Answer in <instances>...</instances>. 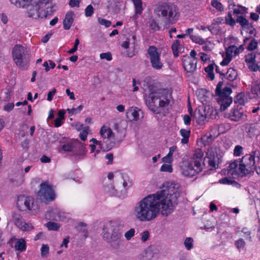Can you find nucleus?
Listing matches in <instances>:
<instances>
[{
  "label": "nucleus",
  "mask_w": 260,
  "mask_h": 260,
  "mask_svg": "<svg viewBox=\"0 0 260 260\" xmlns=\"http://www.w3.org/2000/svg\"><path fill=\"white\" fill-rule=\"evenodd\" d=\"M163 187L162 189L136 203L132 211L136 220L148 222L156 218L160 212L166 216L173 212L181 192V186L178 183L167 181L164 183Z\"/></svg>",
  "instance_id": "obj_1"
},
{
  "label": "nucleus",
  "mask_w": 260,
  "mask_h": 260,
  "mask_svg": "<svg viewBox=\"0 0 260 260\" xmlns=\"http://www.w3.org/2000/svg\"><path fill=\"white\" fill-rule=\"evenodd\" d=\"M9 1L16 8L25 9L27 16L35 19L45 18L55 11L52 0Z\"/></svg>",
  "instance_id": "obj_2"
},
{
  "label": "nucleus",
  "mask_w": 260,
  "mask_h": 260,
  "mask_svg": "<svg viewBox=\"0 0 260 260\" xmlns=\"http://www.w3.org/2000/svg\"><path fill=\"white\" fill-rule=\"evenodd\" d=\"M145 102L149 109L156 114L162 112L169 104L168 94L161 89H158L153 85L144 88Z\"/></svg>",
  "instance_id": "obj_3"
},
{
  "label": "nucleus",
  "mask_w": 260,
  "mask_h": 260,
  "mask_svg": "<svg viewBox=\"0 0 260 260\" xmlns=\"http://www.w3.org/2000/svg\"><path fill=\"white\" fill-rule=\"evenodd\" d=\"M12 57L16 65L20 69L26 70L29 63V56L26 49L20 45H16L12 51Z\"/></svg>",
  "instance_id": "obj_4"
},
{
  "label": "nucleus",
  "mask_w": 260,
  "mask_h": 260,
  "mask_svg": "<svg viewBox=\"0 0 260 260\" xmlns=\"http://www.w3.org/2000/svg\"><path fill=\"white\" fill-rule=\"evenodd\" d=\"M179 170L181 175L186 178H192L203 171L197 164H193L188 159H182L179 165Z\"/></svg>",
  "instance_id": "obj_5"
},
{
  "label": "nucleus",
  "mask_w": 260,
  "mask_h": 260,
  "mask_svg": "<svg viewBox=\"0 0 260 260\" xmlns=\"http://www.w3.org/2000/svg\"><path fill=\"white\" fill-rule=\"evenodd\" d=\"M17 206L20 210H28L29 213L34 214L37 213L39 208L33 198L24 195L18 197Z\"/></svg>",
  "instance_id": "obj_6"
},
{
  "label": "nucleus",
  "mask_w": 260,
  "mask_h": 260,
  "mask_svg": "<svg viewBox=\"0 0 260 260\" xmlns=\"http://www.w3.org/2000/svg\"><path fill=\"white\" fill-rule=\"evenodd\" d=\"M148 57L153 69L160 70L164 67V63L161 59V51L154 46H150L147 50Z\"/></svg>",
  "instance_id": "obj_7"
},
{
  "label": "nucleus",
  "mask_w": 260,
  "mask_h": 260,
  "mask_svg": "<svg viewBox=\"0 0 260 260\" xmlns=\"http://www.w3.org/2000/svg\"><path fill=\"white\" fill-rule=\"evenodd\" d=\"M160 11L168 23L174 24L177 21L178 9L175 5L171 3L165 4L161 6Z\"/></svg>",
  "instance_id": "obj_8"
},
{
  "label": "nucleus",
  "mask_w": 260,
  "mask_h": 260,
  "mask_svg": "<svg viewBox=\"0 0 260 260\" xmlns=\"http://www.w3.org/2000/svg\"><path fill=\"white\" fill-rule=\"evenodd\" d=\"M244 50L242 45L238 47L235 45H231L225 50V52L222 54L223 60L220 63L222 66H227L232 60L233 57L238 55Z\"/></svg>",
  "instance_id": "obj_9"
},
{
  "label": "nucleus",
  "mask_w": 260,
  "mask_h": 260,
  "mask_svg": "<svg viewBox=\"0 0 260 260\" xmlns=\"http://www.w3.org/2000/svg\"><path fill=\"white\" fill-rule=\"evenodd\" d=\"M121 47L126 50L125 55L128 57L134 56L138 52V44L136 36L134 35L132 38H127L121 44Z\"/></svg>",
  "instance_id": "obj_10"
},
{
  "label": "nucleus",
  "mask_w": 260,
  "mask_h": 260,
  "mask_svg": "<svg viewBox=\"0 0 260 260\" xmlns=\"http://www.w3.org/2000/svg\"><path fill=\"white\" fill-rule=\"evenodd\" d=\"M103 238L108 242H119L122 236V232L118 228L105 226L103 231Z\"/></svg>",
  "instance_id": "obj_11"
},
{
  "label": "nucleus",
  "mask_w": 260,
  "mask_h": 260,
  "mask_svg": "<svg viewBox=\"0 0 260 260\" xmlns=\"http://www.w3.org/2000/svg\"><path fill=\"white\" fill-rule=\"evenodd\" d=\"M226 171V173L225 172L224 174L229 176H232L233 178L248 174L239 159L230 163Z\"/></svg>",
  "instance_id": "obj_12"
},
{
  "label": "nucleus",
  "mask_w": 260,
  "mask_h": 260,
  "mask_svg": "<svg viewBox=\"0 0 260 260\" xmlns=\"http://www.w3.org/2000/svg\"><path fill=\"white\" fill-rule=\"evenodd\" d=\"M38 196L41 199H45L48 201H53L55 198L54 190L52 186L46 182L40 184Z\"/></svg>",
  "instance_id": "obj_13"
},
{
  "label": "nucleus",
  "mask_w": 260,
  "mask_h": 260,
  "mask_svg": "<svg viewBox=\"0 0 260 260\" xmlns=\"http://www.w3.org/2000/svg\"><path fill=\"white\" fill-rule=\"evenodd\" d=\"M218 159L216 149L211 147L207 150L203 162L205 163V166L207 165L209 169L213 170L217 168Z\"/></svg>",
  "instance_id": "obj_14"
},
{
  "label": "nucleus",
  "mask_w": 260,
  "mask_h": 260,
  "mask_svg": "<svg viewBox=\"0 0 260 260\" xmlns=\"http://www.w3.org/2000/svg\"><path fill=\"white\" fill-rule=\"evenodd\" d=\"M257 154H258V152L253 151L250 153L244 155L241 159H239L248 174L254 169L255 162V157Z\"/></svg>",
  "instance_id": "obj_15"
},
{
  "label": "nucleus",
  "mask_w": 260,
  "mask_h": 260,
  "mask_svg": "<svg viewBox=\"0 0 260 260\" xmlns=\"http://www.w3.org/2000/svg\"><path fill=\"white\" fill-rule=\"evenodd\" d=\"M228 117L231 120L237 122H244L247 119V115L238 109H232L228 114Z\"/></svg>",
  "instance_id": "obj_16"
},
{
  "label": "nucleus",
  "mask_w": 260,
  "mask_h": 260,
  "mask_svg": "<svg viewBox=\"0 0 260 260\" xmlns=\"http://www.w3.org/2000/svg\"><path fill=\"white\" fill-rule=\"evenodd\" d=\"M101 138L105 142L114 139L115 134L110 127L107 124H104L100 130Z\"/></svg>",
  "instance_id": "obj_17"
},
{
  "label": "nucleus",
  "mask_w": 260,
  "mask_h": 260,
  "mask_svg": "<svg viewBox=\"0 0 260 260\" xmlns=\"http://www.w3.org/2000/svg\"><path fill=\"white\" fill-rule=\"evenodd\" d=\"M204 153L201 149H196L193 152L192 156L188 159L191 161L193 164L198 165L199 167L203 170L205 166L204 162Z\"/></svg>",
  "instance_id": "obj_18"
},
{
  "label": "nucleus",
  "mask_w": 260,
  "mask_h": 260,
  "mask_svg": "<svg viewBox=\"0 0 260 260\" xmlns=\"http://www.w3.org/2000/svg\"><path fill=\"white\" fill-rule=\"evenodd\" d=\"M13 218L15 224L22 231H29L34 228L31 223L23 222L19 215L14 214Z\"/></svg>",
  "instance_id": "obj_19"
},
{
  "label": "nucleus",
  "mask_w": 260,
  "mask_h": 260,
  "mask_svg": "<svg viewBox=\"0 0 260 260\" xmlns=\"http://www.w3.org/2000/svg\"><path fill=\"white\" fill-rule=\"evenodd\" d=\"M90 142L92 144L89 145L91 148L90 154L94 158H98L99 154L102 152V145L101 141H98L94 138H92L90 140Z\"/></svg>",
  "instance_id": "obj_20"
},
{
  "label": "nucleus",
  "mask_w": 260,
  "mask_h": 260,
  "mask_svg": "<svg viewBox=\"0 0 260 260\" xmlns=\"http://www.w3.org/2000/svg\"><path fill=\"white\" fill-rule=\"evenodd\" d=\"M197 62V60L189 56L184 57L183 59L184 69L188 73H193L196 70Z\"/></svg>",
  "instance_id": "obj_21"
},
{
  "label": "nucleus",
  "mask_w": 260,
  "mask_h": 260,
  "mask_svg": "<svg viewBox=\"0 0 260 260\" xmlns=\"http://www.w3.org/2000/svg\"><path fill=\"white\" fill-rule=\"evenodd\" d=\"M255 54L251 53L245 56V61L249 69L251 71H256L258 70V66L255 63Z\"/></svg>",
  "instance_id": "obj_22"
},
{
  "label": "nucleus",
  "mask_w": 260,
  "mask_h": 260,
  "mask_svg": "<svg viewBox=\"0 0 260 260\" xmlns=\"http://www.w3.org/2000/svg\"><path fill=\"white\" fill-rule=\"evenodd\" d=\"M222 83L220 82L218 83L216 88V94L219 96V98H230L229 95L232 92V89L229 87H225L221 89Z\"/></svg>",
  "instance_id": "obj_23"
},
{
  "label": "nucleus",
  "mask_w": 260,
  "mask_h": 260,
  "mask_svg": "<svg viewBox=\"0 0 260 260\" xmlns=\"http://www.w3.org/2000/svg\"><path fill=\"white\" fill-rule=\"evenodd\" d=\"M141 115H143L142 111L136 107H130L126 112L127 117L134 121H138Z\"/></svg>",
  "instance_id": "obj_24"
},
{
  "label": "nucleus",
  "mask_w": 260,
  "mask_h": 260,
  "mask_svg": "<svg viewBox=\"0 0 260 260\" xmlns=\"http://www.w3.org/2000/svg\"><path fill=\"white\" fill-rule=\"evenodd\" d=\"M105 190L108 194L111 196H115L119 198H121L123 196L122 190L118 191V189H115V186L111 183L105 187Z\"/></svg>",
  "instance_id": "obj_25"
},
{
  "label": "nucleus",
  "mask_w": 260,
  "mask_h": 260,
  "mask_svg": "<svg viewBox=\"0 0 260 260\" xmlns=\"http://www.w3.org/2000/svg\"><path fill=\"white\" fill-rule=\"evenodd\" d=\"M218 102L220 105V110L224 111L231 105L233 100L231 98H218Z\"/></svg>",
  "instance_id": "obj_26"
},
{
  "label": "nucleus",
  "mask_w": 260,
  "mask_h": 260,
  "mask_svg": "<svg viewBox=\"0 0 260 260\" xmlns=\"http://www.w3.org/2000/svg\"><path fill=\"white\" fill-rule=\"evenodd\" d=\"M73 22V13L72 12L68 13L63 20V28L66 30H68L71 27Z\"/></svg>",
  "instance_id": "obj_27"
},
{
  "label": "nucleus",
  "mask_w": 260,
  "mask_h": 260,
  "mask_svg": "<svg viewBox=\"0 0 260 260\" xmlns=\"http://www.w3.org/2000/svg\"><path fill=\"white\" fill-rule=\"evenodd\" d=\"M15 249L20 252H24L26 249V244L25 240L23 238L17 239L15 243Z\"/></svg>",
  "instance_id": "obj_28"
},
{
  "label": "nucleus",
  "mask_w": 260,
  "mask_h": 260,
  "mask_svg": "<svg viewBox=\"0 0 260 260\" xmlns=\"http://www.w3.org/2000/svg\"><path fill=\"white\" fill-rule=\"evenodd\" d=\"M172 49L173 54L175 56L177 57L179 54L181 53L183 50L182 47L180 44L179 40H175L172 45Z\"/></svg>",
  "instance_id": "obj_29"
},
{
  "label": "nucleus",
  "mask_w": 260,
  "mask_h": 260,
  "mask_svg": "<svg viewBox=\"0 0 260 260\" xmlns=\"http://www.w3.org/2000/svg\"><path fill=\"white\" fill-rule=\"evenodd\" d=\"M122 180V187L125 191L127 190L132 185V181L130 177L126 174L121 175Z\"/></svg>",
  "instance_id": "obj_30"
},
{
  "label": "nucleus",
  "mask_w": 260,
  "mask_h": 260,
  "mask_svg": "<svg viewBox=\"0 0 260 260\" xmlns=\"http://www.w3.org/2000/svg\"><path fill=\"white\" fill-rule=\"evenodd\" d=\"M180 134L182 137L181 143L183 144H187L188 142L189 138L190 135V131L182 128L180 130Z\"/></svg>",
  "instance_id": "obj_31"
},
{
  "label": "nucleus",
  "mask_w": 260,
  "mask_h": 260,
  "mask_svg": "<svg viewBox=\"0 0 260 260\" xmlns=\"http://www.w3.org/2000/svg\"><path fill=\"white\" fill-rule=\"evenodd\" d=\"M204 43L202 44V49L205 51H211L214 46L213 42L210 40V38H208L204 40Z\"/></svg>",
  "instance_id": "obj_32"
},
{
  "label": "nucleus",
  "mask_w": 260,
  "mask_h": 260,
  "mask_svg": "<svg viewBox=\"0 0 260 260\" xmlns=\"http://www.w3.org/2000/svg\"><path fill=\"white\" fill-rule=\"evenodd\" d=\"M207 116L200 110L196 113V118L198 124L202 125L206 122Z\"/></svg>",
  "instance_id": "obj_33"
},
{
  "label": "nucleus",
  "mask_w": 260,
  "mask_h": 260,
  "mask_svg": "<svg viewBox=\"0 0 260 260\" xmlns=\"http://www.w3.org/2000/svg\"><path fill=\"white\" fill-rule=\"evenodd\" d=\"M74 147L73 143L72 140H69L63 144L60 148H59V151H71Z\"/></svg>",
  "instance_id": "obj_34"
},
{
  "label": "nucleus",
  "mask_w": 260,
  "mask_h": 260,
  "mask_svg": "<svg viewBox=\"0 0 260 260\" xmlns=\"http://www.w3.org/2000/svg\"><path fill=\"white\" fill-rule=\"evenodd\" d=\"M136 14H141L143 11L142 0H132Z\"/></svg>",
  "instance_id": "obj_35"
},
{
  "label": "nucleus",
  "mask_w": 260,
  "mask_h": 260,
  "mask_svg": "<svg viewBox=\"0 0 260 260\" xmlns=\"http://www.w3.org/2000/svg\"><path fill=\"white\" fill-rule=\"evenodd\" d=\"M237 72L236 70L230 68L226 72V76L227 79L230 81H234L237 77Z\"/></svg>",
  "instance_id": "obj_36"
},
{
  "label": "nucleus",
  "mask_w": 260,
  "mask_h": 260,
  "mask_svg": "<svg viewBox=\"0 0 260 260\" xmlns=\"http://www.w3.org/2000/svg\"><path fill=\"white\" fill-rule=\"evenodd\" d=\"M251 93L257 96H260V83L254 82L251 84Z\"/></svg>",
  "instance_id": "obj_37"
},
{
  "label": "nucleus",
  "mask_w": 260,
  "mask_h": 260,
  "mask_svg": "<svg viewBox=\"0 0 260 260\" xmlns=\"http://www.w3.org/2000/svg\"><path fill=\"white\" fill-rule=\"evenodd\" d=\"M225 23L231 26H234L236 24V20L233 18L231 12H229L227 15L225 17Z\"/></svg>",
  "instance_id": "obj_38"
},
{
  "label": "nucleus",
  "mask_w": 260,
  "mask_h": 260,
  "mask_svg": "<svg viewBox=\"0 0 260 260\" xmlns=\"http://www.w3.org/2000/svg\"><path fill=\"white\" fill-rule=\"evenodd\" d=\"M211 5L218 11L222 12L224 10L223 6L218 0H212L211 2Z\"/></svg>",
  "instance_id": "obj_39"
},
{
  "label": "nucleus",
  "mask_w": 260,
  "mask_h": 260,
  "mask_svg": "<svg viewBox=\"0 0 260 260\" xmlns=\"http://www.w3.org/2000/svg\"><path fill=\"white\" fill-rule=\"evenodd\" d=\"M160 171L171 173L173 171V168L172 164H164L160 168Z\"/></svg>",
  "instance_id": "obj_40"
},
{
  "label": "nucleus",
  "mask_w": 260,
  "mask_h": 260,
  "mask_svg": "<svg viewBox=\"0 0 260 260\" xmlns=\"http://www.w3.org/2000/svg\"><path fill=\"white\" fill-rule=\"evenodd\" d=\"M214 66L212 64L209 65L205 68V72L207 73V77L211 80L214 78V75L213 73Z\"/></svg>",
  "instance_id": "obj_41"
},
{
  "label": "nucleus",
  "mask_w": 260,
  "mask_h": 260,
  "mask_svg": "<svg viewBox=\"0 0 260 260\" xmlns=\"http://www.w3.org/2000/svg\"><path fill=\"white\" fill-rule=\"evenodd\" d=\"M190 39L193 42L201 45L205 42V39L199 35H191Z\"/></svg>",
  "instance_id": "obj_42"
},
{
  "label": "nucleus",
  "mask_w": 260,
  "mask_h": 260,
  "mask_svg": "<svg viewBox=\"0 0 260 260\" xmlns=\"http://www.w3.org/2000/svg\"><path fill=\"white\" fill-rule=\"evenodd\" d=\"M244 148L240 145H236L233 150V155L234 156L239 157L243 154Z\"/></svg>",
  "instance_id": "obj_43"
},
{
  "label": "nucleus",
  "mask_w": 260,
  "mask_h": 260,
  "mask_svg": "<svg viewBox=\"0 0 260 260\" xmlns=\"http://www.w3.org/2000/svg\"><path fill=\"white\" fill-rule=\"evenodd\" d=\"M43 66L45 68V72H48L51 69H53L55 67V63L51 60L44 62Z\"/></svg>",
  "instance_id": "obj_44"
},
{
  "label": "nucleus",
  "mask_w": 260,
  "mask_h": 260,
  "mask_svg": "<svg viewBox=\"0 0 260 260\" xmlns=\"http://www.w3.org/2000/svg\"><path fill=\"white\" fill-rule=\"evenodd\" d=\"M219 183L222 184L232 185L236 183V181L231 177H225L220 179Z\"/></svg>",
  "instance_id": "obj_45"
},
{
  "label": "nucleus",
  "mask_w": 260,
  "mask_h": 260,
  "mask_svg": "<svg viewBox=\"0 0 260 260\" xmlns=\"http://www.w3.org/2000/svg\"><path fill=\"white\" fill-rule=\"evenodd\" d=\"M236 22L240 24L242 27H246L249 25L248 21L243 16H238L236 19Z\"/></svg>",
  "instance_id": "obj_46"
},
{
  "label": "nucleus",
  "mask_w": 260,
  "mask_h": 260,
  "mask_svg": "<svg viewBox=\"0 0 260 260\" xmlns=\"http://www.w3.org/2000/svg\"><path fill=\"white\" fill-rule=\"evenodd\" d=\"M49 252V247L47 244H43L41 248V255L43 258L46 257Z\"/></svg>",
  "instance_id": "obj_47"
},
{
  "label": "nucleus",
  "mask_w": 260,
  "mask_h": 260,
  "mask_svg": "<svg viewBox=\"0 0 260 260\" xmlns=\"http://www.w3.org/2000/svg\"><path fill=\"white\" fill-rule=\"evenodd\" d=\"M193 240L192 238H186L184 242V246L186 249L188 250H190L193 248Z\"/></svg>",
  "instance_id": "obj_48"
},
{
  "label": "nucleus",
  "mask_w": 260,
  "mask_h": 260,
  "mask_svg": "<svg viewBox=\"0 0 260 260\" xmlns=\"http://www.w3.org/2000/svg\"><path fill=\"white\" fill-rule=\"evenodd\" d=\"M247 12V9L243 6L238 5L234 9L233 13L235 14H243Z\"/></svg>",
  "instance_id": "obj_49"
},
{
  "label": "nucleus",
  "mask_w": 260,
  "mask_h": 260,
  "mask_svg": "<svg viewBox=\"0 0 260 260\" xmlns=\"http://www.w3.org/2000/svg\"><path fill=\"white\" fill-rule=\"evenodd\" d=\"M89 131V127L88 126H85L84 127L82 131L79 134V137L81 140L84 141L86 140Z\"/></svg>",
  "instance_id": "obj_50"
},
{
  "label": "nucleus",
  "mask_w": 260,
  "mask_h": 260,
  "mask_svg": "<svg viewBox=\"0 0 260 260\" xmlns=\"http://www.w3.org/2000/svg\"><path fill=\"white\" fill-rule=\"evenodd\" d=\"M45 225L49 230L53 231H56L60 227V225L58 223L53 222H48L46 223Z\"/></svg>",
  "instance_id": "obj_51"
},
{
  "label": "nucleus",
  "mask_w": 260,
  "mask_h": 260,
  "mask_svg": "<svg viewBox=\"0 0 260 260\" xmlns=\"http://www.w3.org/2000/svg\"><path fill=\"white\" fill-rule=\"evenodd\" d=\"M82 109L83 106L82 105H80L76 108L68 109L67 110L70 116H72L74 114L80 112Z\"/></svg>",
  "instance_id": "obj_52"
},
{
  "label": "nucleus",
  "mask_w": 260,
  "mask_h": 260,
  "mask_svg": "<svg viewBox=\"0 0 260 260\" xmlns=\"http://www.w3.org/2000/svg\"><path fill=\"white\" fill-rule=\"evenodd\" d=\"M94 13V8L91 5H88L85 9V15L86 17H91Z\"/></svg>",
  "instance_id": "obj_53"
},
{
  "label": "nucleus",
  "mask_w": 260,
  "mask_h": 260,
  "mask_svg": "<svg viewBox=\"0 0 260 260\" xmlns=\"http://www.w3.org/2000/svg\"><path fill=\"white\" fill-rule=\"evenodd\" d=\"M135 230L134 228H132L129 229L128 231H127L125 234L124 237L127 240H130L132 237L135 236Z\"/></svg>",
  "instance_id": "obj_54"
},
{
  "label": "nucleus",
  "mask_w": 260,
  "mask_h": 260,
  "mask_svg": "<svg viewBox=\"0 0 260 260\" xmlns=\"http://www.w3.org/2000/svg\"><path fill=\"white\" fill-rule=\"evenodd\" d=\"M223 21V19L222 17H217L213 19L211 24L210 25V29L211 30H213V26L214 25L218 26L220 24L222 23V22Z\"/></svg>",
  "instance_id": "obj_55"
},
{
  "label": "nucleus",
  "mask_w": 260,
  "mask_h": 260,
  "mask_svg": "<svg viewBox=\"0 0 260 260\" xmlns=\"http://www.w3.org/2000/svg\"><path fill=\"white\" fill-rule=\"evenodd\" d=\"M86 225L85 223L81 222L78 224V226L77 227L78 230L82 231V232L83 233V236L85 238H86L87 236V231L86 228Z\"/></svg>",
  "instance_id": "obj_56"
},
{
  "label": "nucleus",
  "mask_w": 260,
  "mask_h": 260,
  "mask_svg": "<svg viewBox=\"0 0 260 260\" xmlns=\"http://www.w3.org/2000/svg\"><path fill=\"white\" fill-rule=\"evenodd\" d=\"M98 22L102 25L105 26L106 27H109L111 25V22L105 19L98 18Z\"/></svg>",
  "instance_id": "obj_57"
},
{
  "label": "nucleus",
  "mask_w": 260,
  "mask_h": 260,
  "mask_svg": "<svg viewBox=\"0 0 260 260\" xmlns=\"http://www.w3.org/2000/svg\"><path fill=\"white\" fill-rule=\"evenodd\" d=\"M200 59L205 62H209L210 61V56L204 52H200L199 54Z\"/></svg>",
  "instance_id": "obj_58"
},
{
  "label": "nucleus",
  "mask_w": 260,
  "mask_h": 260,
  "mask_svg": "<svg viewBox=\"0 0 260 260\" xmlns=\"http://www.w3.org/2000/svg\"><path fill=\"white\" fill-rule=\"evenodd\" d=\"M101 59H106L108 61H110L112 59V55L110 52L102 53L100 55Z\"/></svg>",
  "instance_id": "obj_59"
},
{
  "label": "nucleus",
  "mask_w": 260,
  "mask_h": 260,
  "mask_svg": "<svg viewBox=\"0 0 260 260\" xmlns=\"http://www.w3.org/2000/svg\"><path fill=\"white\" fill-rule=\"evenodd\" d=\"M150 237V233L148 231L143 232L141 234V239L143 242L147 241Z\"/></svg>",
  "instance_id": "obj_60"
},
{
  "label": "nucleus",
  "mask_w": 260,
  "mask_h": 260,
  "mask_svg": "<svg viewBox=\"0 0 260 260\" xmlns=\"http://www.w3.org/2000/svg\"><path fill=\"white\" fill-rule=\"evenodd\" d=\"M71 125L78 131L83 129L84 127L83 124L79 122L73 123Z\"/></svg>",
  "instance_id": "obj_61"
},
{
  "label": "nucleus",
  "mask_w": 260,
  "mask_h": 260,
  "mask_svg": "<svg viewBox=\"0 0 260 260\" xmlns=\"http://www.w3.org/2000/svg\"><path fill=\"white\" fill-rule=\"evenodd\" d=\"M245 243L242 239H240L235 241V245L238 249L243 248Z\"/></svg>",
  "instance_id": "obj_62"
},
{
  "label": "nucleus",
  "mask_w": 260,
  "mask_h": 260,
  "mask_svg": "<svg viewBox=\"0 0 260 260\" xmlns=\"http://www.w3.org/2000/svg\"><path fill=\"white\" fill-rule=\"evenodd\" d=\"M80 43V41L78 39H76L75 40V44H74V45L73 46V48L71 49H70L69 51H68V53L69 54H73L74 53H75L77 50V48H78V46L79 45Z\"/></svg>",
  "instance_id": "obj_63"
},
{
  "label": "nucleus",
  "mask_w": 260,
  "mask_h": 260,
  "mask_svg": "<svg viewBox=\"0 0 260 260\" xmlns=\"http://www.w3.org/2000/svg\"><path fill=\"white\" fill-rule=\"evenodd\" d=\"M150 27L153 30H157L159 29V27L157 22L154 20L150 21L149 23Z\"/></svg>",
  "instance_id": "obj_64"
}]
</instances>
